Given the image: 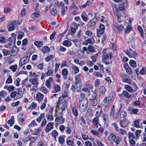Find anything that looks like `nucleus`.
Segmentation results:
<instances>
[{"mask_svg": "<svg viewBox=\"0 0 146 146\" xmlns=\"http://www.w3.org/2000/svg\"><path fill=\"white\" fill-rule=\"evenodd\" d=\"M127 115V113L125 111H123L121 112L120 117L121 118H123V119H126Z\"/></svg>", "mask_w": 146, "mask_h": 146, "instance_id": "obj_29", "label": "nucleus"}, {"mask_svg": "<svg viewBox=\"0 0 146 146\" xmlns=\"http://www.w3.org/2000/svg\"><path fill=\"white\" fill-rule=\"evenodd\" d=\"M53 80L52 77H50L48 80H47L46 83L45 85L48 88H49L50 86V82L52 81Z\"/></svg>", "mask_w": 146, "mask_h": 146, "instance_id": "obj_20", "label": "nucleus"}, {"mask_svg": "<svg viewBox=\"0 0 146 146\" xmlns=\"http://www.w3.org/2000/svg\"><path fill=\"white\" fill-rule=\"evenodd\" d=\"M50 49L48 46H46L42 48V52L44 53H46L50 51Z\"/></svg>", "mask_w": 146, "mask_h": 146, "instance_id": "obj_22", "label": "nucleus"}, {"mask_svg": "<svg viewBox=\"0 0 146 146\" xmlns=\"http://www.w3.org/2000/svg\"><path fill=\"white\" fill-rule=\"evenodd\" d=\"M40 90L45 94H47L48 92V90L44 86H42L40 89Z\"/></svg>", "mask_w": 146, "mask_h": 146, "instance_id": "obj_43", "label": "nucleus"}, {"mask_svg": "<svg viewBox=\"0 0 146 146\" xmlns=\"http://www.w3.org/2000/svg\"><path fill=\"white\" fill-rule=\"evenodd\" d=\"M121 138L119 137H116V139H115V141L116 144L117 145H119L120 141H121Z\"/></svg>", "mask_w": 146, "mask_h": 146, "instance_id": "obj_56", "label": "nucleus"}, {"mask_svg": "<svg viewBox=\"0 0 146 146\" xmlns=\"http://www.w3.org/2000/svg\"><path fill=\"white\" fill-rule=\"evenodd\" d=\"M115 27L119 33L121 32L124 30V27L121 24L117 25L115 26Z\"/></svg>", "mask_w": 146, "mask_h": 146, "instance_id": "obj_16", "label": "nucleus"}, {"mask_svg": "<svg viewBox=\"0 0 146 146\" xmlns=\"http://www.w3.org/2000/svg\"><path fill=\"white\" fill-rule=\"evenodd\" d=\"M68 9V7L67 6L62 7L61 10V12L62 16H63L65 14V12L67 11Z\"/></svg>", "mask_w": 146, "mask_h": 146, "instance_id": "obj_24", "label": "nucleus"}, {"mask_svg": "<svg viewBox=\"0 0 146 146\" xmlns=\"http://www.w3.org/2000/svg\"><path fill=\"white\" fill-rule=\"evenodd\" d=\"M17 96L16 97V99H19L21 98L23 95L22 91H18L17 92Z\"/></svg>", "mask_w": 146, "mask_h": 146, "instance_id": "obj_38", "label": "nucleus"}, {"mask_svg": "<svg viewBox=\"0 0 146 146\" xmlns=\"http://www.w3.org/2000/svg\"><path fill=\"white\" fill-rule=\"evenodd\" d=\"M128 111H129L130 112V113L131 114H136L138 111V110L137 109L132 108L131 107L128 108Z\"/></svg>", "mask_w": 146, "mask_h": 146, "instance_id": "obj_14", "label": "nucleus"}, {"mask_svg": "<svg viewBox=\"0 0 146 146\" xmlns=\"http://www.w3.org/2000/svg\"><path fill=\"white\" fill-rule=\"evenodd\" d=\"M63 97H60L59 98L58 100V105L59 106V108L62 110V111L61 112V114H62L63 110H64L66 107V104L63 102L64 100Z\"/></svg>", "mask_w": 146, "mask_h": 146, "instance_id": "obj_2", "label": "nucleus"}, {"mask_svg": "<svg viewBox=\"0 0 146 146\" xmlns=\"http://www.w3.org/2000/svg\"><path fill=\"white\" fill-rule=\"evenodd\" d=\"M65 135L60 136L59 139L58 141L60 143L63 144L64 141Z\"/></svg>", "mask_w": 146, "mask_h": 146, "instance_id": "obj_36", "label": "nucleus"}, {"mask_svg": "<svg viewBox=\"0 0 146 146\" xmlns=\"http://www.w3.org/2000/svg\"><path fill=\"white\" fill-rule=\"evenodd\" d=\"M97 31V36L98 37H101L104 33V32L102 31H101L100 29H97L96 30Z\"/></svg>", "mask_w": 146, "mask_h": 146, "instance_id": "obj_25", "label": "nucleus"}, {"mask_svg": "<svg viewBox=\"0 0 146 146\" xmlns=\"http://www.w3.org/2000/svg\"><path fill=\"white\" fill-rule=\"evenodd\" d=\"M111 55L110 54H104L102 59V62L106 64H109L112 63V61L111 62L107 61V59H109L111 58Z\"/></svg>", "mask_w": 146, "mask_h": 146, "instance_id": "obj_5", "label": "nucleus"}, {"mask_svg": "<svg viewBox=\"0 0 146 146\" xmlns=\"http://www.w3.org/2000/svg\"><path fill=\"white\" fill-rule=\"evenodd\" d=\"M102 118L103 120V122L104 123V127H107L108 125L109 120L108 115L106 114H103L102 116Z\"/></svg>", "mask_w": 146, "mask_h": 146, "instance_id": "obj_4", "label": "nucleus"}, {"mask_svg": "<svg viewBox=\"0 0 146 146\" xmlns=\"http://www.w3.org/2000/svg\"><path fill=\"white\" fill-rule=\"evenodd\" d=\"M112 125L114 127L115 131L119 133L120 131V129H119V128L117 126L116 123H113L112 124Z\"/></svg>", "mask_w": 146, "mask_h": 146, "instance_id": "obj_50", "label": "nucleus"}, {"mask_svg": "<svg viewBox=\"0 0 146 146\" xmlns=\"http://www.w3.org/2000/svg\"><path fill=\"white\" fill-rule=\"evenodd\" d=\"M7 95V92L2 90L0 92V96L2 97H4Z\"/></svg>", "mask_w": 146, "mask_h": 146, "instance_id": "obj_48", "label": "nucleus"}, {"mask_svg": "<svg viewBox=\"0 0 146 146\" xmlns=\"http://www.w3.org/2000/svg\"><path fill=\"white\" fill-rule=\"evenodd\" d=\"M12 82L11 76L9 75L5 82L6 84H10Z\"/></svg>", "mask_w": 146, "mask_h": 146, "instance_id": "obj_35", "label": "nucleus"}, {"mask_svg": "<svg viewBox=\"0 0 146 146\" xmlns=\"http://www.w3.org/2000/svg\"><path fill=\"white\" fill-rule=\"evenodd\" d=\"M125 2L123 3H120L119 4V7L118 8V9L121 11H123L125 9V6L124 5V3Z\"/></svg>", "mask_w": 146, "mask_h": 146, "instance_id": "obj_37", "label": "nucleus"}, {"mask_svg": "<svg viewBox=\"0 0 146 146\" xmlns=\"http://www.w3.org/2000/svg\"><path fill=\"white\" fill-rule=\"evenodd\" d=\"M72 111L74 115L76 117H77L78 115V113L77 110L74 107L72 108Z\"/></svg>", "mask_w": 146, "mask_h": 146, "instance_id": "obj_32", "label": "nucleus"}, {"mask_svg": "<svg viewBox=\"0 0 146 146\" xmlns=\"http://www.w3.org/2000/svg\"><path fill=\"white\" fill-rule=\"evenodd\" d=\"M116 137L113 133H111L109 136L108 138L109 141L111 143L115 142L116 139Z\"/></svg>", "mask_w": 146, "mask_h": 146, "instance_id": "obj_13", "label": "nucleus"}, {"mask_svg": "<svg viewBox=\"0 0 146 146\" xmlns=\"http://www.w3.org/2000/svg\"><path fill=\"white\" fill-rule=\"evenodd\" d=\"M54 91H52V92L56 93L59 92L60 90V86L58 84H55L54 86Z\"/></svg>", "mask_w": 146, "mask_h": 146, "instance_id": "obj_11", "label": "nucleus"}, {"mask_svg": "<svg viewBox=\"0 0 146 146\" xmlns=\"http://www.w3.org/2000/svg\"><path fill=\"white\" fill-rule=\"evenodd\" d=\"M131 25H128L125 30V33H128L131 29Z\"/></svg>", "mask_w": 146, "mask_h": 146, "instance_id": "obj_51", "label": "nucleus"}, {"mask_svg": "<svg viewBox=\"0 0 146 146\" xmlns=\"http://www.w3.org/2000/svg\"><path fill=\"white\" fill-rule=\"evenodd\" d=\"M99 122V117L97 116L96 117L93 119V123L97 127H98V123Z\"/></svg>", "mask_w": 146, "mask_h": 146, "instance_id": "obj_18", "label": "nucleus"}, {"mask_svg": "<svg viewBox=\"0 0 146 146\" xmlns=\"http://www.w3.org/2000/svg\"><path fill=\"white\" fill-rule=\"evenodd\" d=\"M53 57H54V56L53 55H50V56H47V57H46L45 58V60L46 62H48L49 61H50V60H51L53 58Z\"/></svg>", "mask_w": 146, "mask_h": 146, "instance_id": "obj_60", "label": "nucleus"}, {"mask_svg": "<svg viewBox=\"0 0 146 146\" xmlns=\"http://www.w3.org/2000/svg\"><path fill=\"white\" fill-rule=\"evenodd\" d=\"M51 134L53 137L57 136L58 135V133L55 130H53L51 132Z\"/></svg>", "mask_w": 146, "mask_h": 146, "instance_id": "obj_57", "label": "nucleus"}, {"mask_svg": "<svg viewBox=\"0 0 146 146\" xmlns=\"http://www.w3.org/2000/svg\"><path fill=\"white\" fill-rule=\"evenodd\" d=\"M66 132L67 134H70L71 133V131L70 127L68 124L67 127V129L66 131Z\"/></svg>", "mask_w": 146, "mask_h": 146, "instance_id": "obj_63", "label": "nucleus"}, {"mask_svg": "<svg viewBox=\"0 0 146 146\" xmlns=\"http://www.w3.org/2000/svg\"><path fill=\"white\" fill-rule=\"evenodd\" d=\"M129 63L130 65L132 67L135 68L136 67V62L134 60H130Z\"/></svg>", "mask_w": 146, "mask_h": 146, "instance_id": "obj_30", "label": "nucleus"}, {"mask_svg": "<svg viewBox=\"0 0 146 146\" xmlns=\"http://www.w3.org/2000/svg\"><path fill=\"white\" fill-rule=\"evenodd\" d=\"M90 100L92 106H95L97 104L96 99H90Z\"/></svg>", "mask_w": 146, "mask_h": 146, "instance_id": "obj_40", "label": "nucleus"}, {"mask_svg": "<svg viewBox=\"0 0 146 146\" xmlns=\"http://www.w3.org/2000/svg\"><path fill=\"white\" fill-rule=\"evenodd\" d=\"M34 44L38 47H41L43 45L42 42L39 41H35L34 42Z\"/></svg>", "mask_w": 146, "mask_h": 146, "instance_id": "obj_31", "label": "nucleus"}, {"mask_svg": "<svg viewBox=\"0 0 146 146\" xmlns=\"http://www.w3.org/2000/svg\"><path fill=\"white\" fill-rule=\"evenodd\" d=\"M17 26V24L16 22L13 21L11 22L8 25V30L9 31H11L15 29V27Z\"/></svg>", "mask_w": 146, "mask_h": 146, "instance_id": "obj_8", "label": "nucleus"}, {"mask_svg": "<svg viewBox=\"0 0 146 146\" xmlns=\"http://www.w3.org/2000/svg\"><path fill=\"white\" fill-rule=\"evenodd\" d=\"M91 3L90 1H88L85 4L81 5V7L84 8L86 7L89 6Z\"/></svg>", "mask_w": 146, "mask_h": 146, "instance_id": "obj_53", "label": "nucleus"}, {"mask_svg": "<svg viewBox=\"0 0 146 146\" xmlns=\"http://www.w3.org/2000/svg\"><path fill=\"white\" fill-rule=\"evenodd\" d=\"M140 121V119L136 120L134 122V125L137 128H139L140 126L139 125V121Z\"/></svg>", "mask_w": 146, "mask_h": 146, "instance_id": "obj_49", "label": "nucleus"}, {"mask_svg": "<svg viewBox=\"0 0 146 146\" xmlns=\"http://www.w3.org/2000/svg\"><path fill=\"white\" fill-rule=\"evenodd\" d=\"M82 86V81L79 74L77 75L75 77V84H72L71 90L73 93L79 92Z\"/></svg>", "mask_w": 146, "mask_h": 146, "instance_id": "obj_1", "label": "nucleus"}, {"mask_svg": "<svg viewBox=\"0 0 146 146\" xmlns=\"http://www.w3.org/2000/svg\"><path fill=\"white\" fill-rule=\"evenodd\" d=\"M100 84V81L99 79H96L95 82V86L96 87H99Z\"/></svg>", "mask_w": 146, "mask_h": 146, "instance_id": "obj_61", "label": "nucleus"}, {"mask_svg": "<svg viewBox=\"0 0 146 146\" xmlns=\"http://www.w3.org/2000/svg\"><path fill=\"white\" fill-rule=\"evenodd\" d=\"M18 68V66L17 65H11L10 67L9 68L13 72H15L17 70Z\"/></svg>", "mask_w": 146, "mask_h": 146, "instance_id": "obj_39", "label": "nucleus"}, {"mask_svg": "<svg viewBox=\"0 0 146 146\" xmlns=\"http://www.w3.org/2000/svg\"><path fill=\"white\" fill-rule=\"evenodd\" d=\"M114 108V106L113 105L112 106V108H111V111L110 113V115L112 116H114L115 114Z\"/></svg>", "mask_w": 146, "mask_h": 146, "instance_id": "obj_46", "label": "nucleus"}, {"mask_svg": "<svg viewBox=\"0 0 146 146\" xmlns=\"http://www.w3.org/2000/svg\"><path fill=\"white\" fill-rule=\"evenodd\" d=\"M31 83L35 86H33V87L37 88L38 86V82L37 81V80L36 78H34L33 79Z\"/></svg>", "mask_w": 146, "mask_h": 146, "instance_id": "obj_23", "label": "nucleus"}, {"mask_svg": "<svg viewBox=\"0 0 146 146\" xmlns=\"http://www.w3.org/2000/svg\"><path fill=\"white\" fill-rule=\"evenodd\" d=\"M99 93L100 94L103 95L106 92V89L105 88L104 86H101L99 88Z\"/></svg>", "mask_w": 146, "mask_h": 146, "instance_id": "obj_21", "label": "nucleus"}, {"mask_svg": "<svg viewBox=\"0 0 146 146\" xmlns=\"http://www.w3.org/2000/svg\"><path fill=\"white\" fill-rule=\"evenodd\" d=\"M46 117L47 119L50 121H53L54 120L53 116L52 115L46 114Z\"/></svg>", "mask_w": 146, "mask_h": 146, "instance_id": "obj_44", "label": "nucleus"}, {"mask_svg": "<svg viewBox=\"0 0 146 146\" xmlns=\"http://www.w3.org/2000/svg\"><path fill=\"white\" fill-rule=\"evenodd\" d=\"M119 122L121 127L124 128L128 126L129 123L128 120L126 119L120 120Z\"/></svg>", "mask_w": 146, "mask_h": 146, "instance_id": "obj_7", "label": "nucleus"}, {"mask_svg": "<svg viewBox=\"0 0 146 146\" xmlns=\"http://www.w3.org/2000/svg\"><path fill=\"white\" fill-rule=\"evenodd\" d=\"M111 6L113 10L115 13H117L118 11V9L113 4L111 5Z\"/></svg>", "mask_w": 146, "mask_h": 146, "instance_id": "obj_52", "label": "nucleus"}, {"mask_svg": "<svg viewBox=\"0 0 146 146\" xmlns=\"http://www.w3.org/2000/svg\"><path fill=\"white\" fill-rule=\"evenodd\" d=\"M129 141L131 145L130 146H135V141L134 140L131 139L129 140Z\"/></svg>", "mask_w": 146, "mask_h": 146, "instance_id": "obj_64", "label": "nucleus"}, {"mask_svg": "<svg viewBox=\"0 0 146 146\" xmlns=\"http://www.w3.org/2000/svg\"><path fill=\"white\" fill-rule=\"evenodd\" d=\"M87 15L84 12H83L81 15V17L82 19L84 21H87L88 20V18L87 17Z\"/></svg>", "mask_w": 146, "mask_h": 146, "instance_id": "obj_26", "label": "nucleus"}, {"mask_svg": "<svg viewBox=\"0 0 146 146\" xmlns=\"http://www.w3.org/2000/svg\"><path fill=\"white\" fill-rule=\"evenodd\" d=\"M125 88L127 90L130 92H131L133 91L132 88L128 85H125Z\"/></svg>", "mask_w": 146, "mask_h": 146, "instance_id": "obj_54", "label": "nucleus"}, {"mask_svg": "<svg viewBox=\"0 0 146 146\" xmlns=\"http://www.w3.org/2000/svg\"><path fill=\"white\" fill-rule=\"evenodd\" d=\"M80 107L81 105L87 106L88 103V100L87 98L79 99Z\"/></svg>", "mask_w": 146, "mask_h": 146, "instance_id": "obj_9", "label": "nucleus"}, {"mask_svg": "<svg viewBox=\"0 0 146 146\" xmlns=\"http://www.w3.org/2000/svg\"><path fill=\"white\" fill-rule=\"evenodd\" d=\"M53 72V71L52 70H49L46 74L45 76L48 77L49 76H52Z\"/></svg>", "mask_w": 146, "mask_h": 146, "instance_id": "obj_47", "label": "nucleus"}, {"mask_svg": "<svg viewBox=\"0 0 146 146\" xmlns=\"http://www.w3.org/2000/svg\"><path fill=\"white\" fill-rule=\"evenodd\" d=\"M44 113H41L40 116L36 119V120L38 122L40 123L42 119L44 117Z\"/></svg>", "mask_w": 146, "mask_h": 146, "instance_id": "obj_41", "label": "nucleus"}, {"mask_svg": "<svg viewBox=\"0 0 146 146\" xmlns=\"http://www.w3.org/2000/svg\"><path fill=\"white\" fill-rule=\"evenodd\" d=\"M72 27H74L76 29H78L79 26H80V25L79 24L76 23L75 22H73L72 24Z\"/></svg>", "mask_w": 146, "mask_h": 146, "instance_id": "obj_55", "label": "nucleus"}, {"mask_svg": "<svg viewBox=\"0 0 146 146\" xmlns=\"http://www.w3.org/2000/svg\"><path fill=\"white\" fill-rule=\"evenodd\" d=\"M96 13L95 14V17H96ZM98 21V20L97 19V18L96 17H95L88 23L87 24V27L88 28H90L94 26Z\"/></svg>", "mask_w": 146, "mask_h": 146, "instance_id": "obj_3", "label": "nucleus"}, {"mask_svg": "<svg viewBox=\"0 0 146 146\" xmlns=\"http://www.w3.org/2000/svg\"><path fill=\"white\" fill-rule=\"evenodd\" d=\"M63 44L65 46H70L72 45V43L70 41L66 40L63 42Z\"/></svg>", "mask_w": 146, "mask_h": 146, "instance_id": "obj_28", "label": "nucleus"}, {"mask_svg": "<svg viewBox=\"0 0 146 146\" xmlns=\"http://www.w3.org/2000/svg\"><path fill=\"white\" fill-rule=\"evenodd\" d=\"M123 96L126 98H130L131 97L130 94L126 91H123Z\"/></svg>", "mask_w": 146, "mask_h": 146, "instance_id": "obj_33", "label": "nucleus"}, {"mask_svg": "<svg viewBox=\"0 0 146 146\" xmlns=\"http://www.w3.org/2000/svg\"><path fill=\"white\" fill-rule=\"evenodd\" d=\"M94 47L91 45H89L88 46V51L90 52H94Z\"/></svg>", "mask_w": 146, "mask_h": 146, "instance_id": "obj_45", "label": "nucleus"}, {"mask_svg": "<svg viewBox=\"0 0 146 146\" xmlns=\"http://www.w3.org/2000/svg\"><path fill=\"white\" fill-rule=\"evenodd\" d=\"M7 123L10 126H12L14 123V117L13 116H12L11 119L8 121Z\"/></svg>", "mask_w": 146, "mask_h": 146, "instance_id": "obj_19", "label": "nucleus"}, {"mask_svg": "<svg viewBox=\"0 0 146 146\" xmlns=\"http://www.w3.org/2000/svg\"><path fill=\"white\" fill-rule=\"evenodd\" d=\"M19 51L18 48L15 45L12 49L11 53L15 55L17 54Z\"/></svg>", "mask_w": 146, "mask_h": 146, "instance_id": "obj_17", "label": "nucleus"}, {"mask_svg": "<svg viewBox=\"0 0 146 146\" xmlns=\"http://www.w3.org/2000/svg\"><path fill=\"white\" fill-rule=\"evenodd\" d=\"M50 13L51 14L54 16L56 15H57V11L56 10L54 9H51Z\"/></svg>", "mask_w": 146, "mask_h": 146, "instance_id": "obj_59", "label": "nucleus"}, {"mask_svg": "<svg viewBox=\"0 0 146 146\" xmlns=\"http://www.w3.org/2000/svg\"><path fill=\"white\" fill-rule=\"evenodd\" d=\"M54 122H50L48 123L47 125L45 131L47 133H48L51 130L53 129L54 128Z\"/></svg>", "mask_w": 146, "mask_h": 146, "instance_id": "obj_6", "label": "nucleus"}, {"mask_svg": "<svg viewBox=\"0 0 146 146\" xmlns=\"http://www.w3.org/2000/svg\"><path fill=\"white\" fill-rule=\"evenodd\" d=\"M30 56H29L28 55L25 56L24 57L22 58L21 60L25 64L28 62L29 60Z\"/></svg>", "mask_w": 146, "mask_h": 146, "instance_id": "obj_15", "label": "nucleus"}, {"mask_svg": "<svg viewBox=\"0 0 146 146\" xmlns=\"http://www.w3.org/2000/svg\"><path fill=\"white\" fill-rule=\"evenodd\" d=\"M132 80L130 79L129 77L125 78L123 79V82L130 84L131 83Z\"/></svg>", "mask_w": 146, "mask_h": 146, "instance_id": "obj_42", "label": "nucleus"}, {"mask_svg": "<svg viewBox=\"0 0 146 146\" xmlns=\"http://www.w3.org/2000/svg\"><path fill=\"white\" fill-rule=\"evenodd\" d=\"M44 97V95L40 92L38 93L36 95L37 100L39 102L43 99Z\"/></svg>", "mask_w": 146, "mask_h": 146, "instance_id": "obj_12", "label": "nucleus"}, {"mask_svg": "<svg viewBox=\"0 0 146 146\" xmlns=\"http://www.w3.org/2000/svg\"><path fill=\"white\" fill-rule=\"evenodd\" d=\"M3 52L4 56H6L9 55L10 54V52L6 50H3Z\"/></svg>", "mask_w": 146, "mask_h": 146, "instance_id": "obj_62", "label": "nucleus"}, {"mask_svg": "<svg viewBox=\"0 0 146 146\" xmlns=\"http://www.w3.org/2000/svg\"><path fill=\"white\" fill-rule=\"evenodd\" d=\"M68 71L66 68H64L62 70V74L63 78L66 80L67 79L68 76Z\"/></svg>", "mask_w": 146, "mask_h": 146, "instance_id": "obj_10", "label": "nucleus"}, {"mask_svg": "<svg viewBox=\"0 0 146 146\" xmlns=\"http://www.w3.org/2000/svg\"><path fill=\"white\" fill-rule=\"evenodd\" d=\"M103 102H104L105 106L108 107L109 105L110 102H111V101L109 100L107 98L105 97Z\"/></svg>", "mask_w": 146, "mask_h": 146, "instance_id": "obj_27", "label": "nucleus"}, {"mask_svg": "<svg viewBox=\"0 0 146 146\" xmlns=\"http://www.w3.org/2000/svg\"><path fill=\"white\" fill-rule=\"evenodd\" d=\"M37 106V105L36 104L33 102L31 105L30 106V107L29 108V109H33L35 108H36Z\"/></svg>", "mask_w": 146, "mask_h": 146, "instance_id": "obj_58", "label": "nucleus"}, {"mask_svg": "<svg viewBox=\"0 0 146 146\" xmlns=\"http://www.w3.org/2000/svg\"><path fill=\"white\" fill-rule=\"evenodd\" d=\"M139 73L142 75H144L146 74V67H143L139 72Z\"/></svg>", "mask_w": 146, "mask_h": 146, "instance_id": "obj_34", "label": "nucleus"}]
</instances>
